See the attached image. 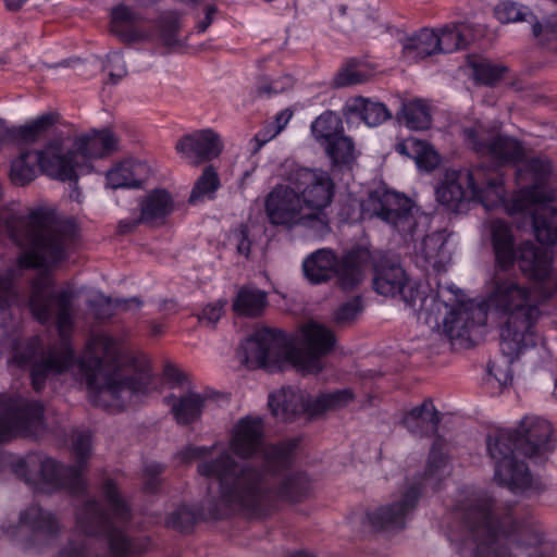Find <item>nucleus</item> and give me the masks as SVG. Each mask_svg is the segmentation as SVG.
<instances>
[{
  "mask_svg": "<svg viewBox=\"0 0 557 557\" xmlns=\"http://www.w3.org/2000/svg\"><path fill=\"white\" fill-rule=\"evenodd\" d=\"M58 121V114L46 113L38 116L36 120L21 126L15 133L11 135L16 136L22 143L29 144L39 140L48 129Z\"/></svg>",
  "mask_w": 557,
  "mask_h": 557,
  "instance_id": "48",
  "label": "nucleus"
},
{
  "mask_svg": "<svg viewBox=\"0 0 557 557\" xmlns=\"http://www.w3.org/2000/svg\"><path fill=\"white\" fill-rule=\"evenodd\" d=\"M506 67L490 62H479L473 66L475 81L493 86L503 78Z\"/></svg>",
  "mask_w": 557,
  "mask_h": 557,
  "instance_id": "54",
  "label": "nucleus"
},
{
  "mask_svg": "<svg viewBox=\"0 0 557 557\" xmlns=\"http://www.w3.org/2000/svg\"><path fill=\"white\" fill-rule=\"evenodd\" d=\"M312 404L309 394L293 387H282L269 396V407L273 416L286 422L293 421L301 413L311 417Z\"/></svg>",
  "mask_w": 557,
  "mask_h": 557,
  "instance_id": "28",
  "label": "nucleus"
},
{
  "mask_svg": "<svg viewBox=\"0 0 557 557\" xmlns=\"http://www.w3.org/2000/svg\"><path fill=\"white\" fill-rule=\"evenodd\" d=\"M163 467L160 463H149L144 469V490L147 493H154L160 485V474Z\"/></svg>",
  "mask_w": 557,
  "mask_h": 557,
  "instance_id": "60",
  "label": "nucleus"
},
{
  "mask_svg": "<svg viewBox=\"0 0 557 557\" xmlns=\"http://www.w3.org/2000/svg\"><path fill=\"white\" fill-rule=\"evenodd\" d=\"M57 557H90L89 540H71Z\"/></svg>",
  "mask_w": 557,
  "mask_h": 557,
  "instance_id": "59",
  "label": "nucleus"
},
{
  "mask_svg": "<svg viewBox=\"0 0 557 557\" xmlns=\"http://www.w3.org/2000/svg\"><path fill=\"white\" fill-rule=\"evenodd\" d=\"M301 343L306 351L295 349L290 338L281 330L261 327L243 345L244 361L248 367L258 368H271L282 361H290L306 373L321 372V357L334 348V334L322 324L308 322L301 327Z\"/></svg>",
  "mask_w": 557,
  "mask_h": 557,
  "instance_id": "7",
  "label": "nucleus"
},
{
  "mask_svg": "<svg viewBox=\"0 0 557 557\" xmlns=\"http://www.w3.org/2000/svg\"><path fill=\"white\" fill-rule=\"evenodd\" d=\"M395 150L416 161L419 169L434 170L440 163L437 152L424 140L409 137L395 145Z\"/></svg>",
  "mask_w": 557,
  "mask_h": 557,
  "instance_id": "36",
  "label": "nucleus"
},
{
  "mask_svg": "<svg viewBox=\"0 0 557 557\" xmlns=\"http://www.w3.org/2000/svg\"><path fill=\"white\" fill-rule=\"evenodd\" d=\"M445 237L441 232L425 235L420 244L416 246L417 262L423 268L440 270L445 259Z\"/></svg>",
  "mask_w": 557,
  "mask_h": 557,
  "instance_id": "39",
  "label": "nucleus"
},
{
  "mask_svg": "<svg viewBox=\"0 0 557 557\" xmlns=\"http://www.w3.org/2000/svg\"><path fill=\"white\" fill-rule=\"evenodd\" d=\"M131 304H134L137 308H139L143 305V301L137 297H133L128 300L115 299L113 301L111 298L101 295L95 300L90 301V307L92 308L96 318L103 320L113 315L114 308H122L127 310Z\"/></svg>",
  "mask_w": 557,
  "mask_h": 557,
  "instance_id": "50",
  "label": "nucleus"
},
{
  "mask_svg": "<svg viewBox=\"0 0 557 557\" xmlns=\"http://www.w3.org/2000/svg\"><path fill=\"white\" fill-rule=\"evenodd\" d=\"M161 37L165 45L173 46L177 42L176 35L180 30V15L176 12H165L159 21Z\"/></svg>",
  "mask_w": 557,
  "mask_h": 557,
  "instance_id": "55",
  "label": "nucleus"
},
{
  "mask_svg": "<svg viewBox=\"0 0 557 557\" xmlns=\"http://www.w3.org/2000/svg\"><path fill=\"white\" fill-rule=\"evenodd\" d=\"M324 147L334 165L350 166L357 158L355 143L350 137L345 136L344 133Z\"/></svg>",
  "mask_w": 557,
  "mask_h": 557,
  "instance_id": "47",
  "label": "nucleus"
},
{
  "mask_svg": "<svg viewBox=\"0 0 557 557\" xmlns=\"http://www.w3.org/2000/svg\"><path fill=\"white\" fill-rule=\"evenodd\" d=\"M370 265L373 268L375 292L384 296H396L407 277L400 264L380 251H371Z\"/></svg>",
  "mask_w": 557,
  "mask_h": 557,
  "instance_id": "27",
  "label": "nucleus"
},
{
  "mask_svg": "<svg viewBox=\"0 0 557 557\" xmlns=\"http://www.w3.org/2000/svg\"><path fill=\"white\" fill-rule=\"evenodd\" d=\"M311 133L317 141L325 146L344 133L341 116L332 111L322 113L312 122Z\"/></svg>",
  "mask_w": 557,
  "mask_h": 557,
  "instance_id": "44",
  "label": "nucleus"
},
{
  "mask_svg": "<svg viewBox=\"0 0 557 557\" xmlns=\"http://www.w3.org/2000/svg\"><path fill=\"white\" fill-rule=\"evenodd\" d=\"M495 264L487 283L485 305L495 312L500 325V350L511 363L524 348L536 345L535 325L541 310L530 289L512 274L516 261L511 226L504 220L488 223Z\"/></svg>",
  "mask_w": 557,
  "mask_h": 557,
  "instance_id": "2",
  "label": "nucleus"
},
{
  "mask_svg": "<svg viewBox=\"0 0 557 557\" xmlns=\"http://www.w3.org/2000/svg\"><path fill=\"white\" fill-rule=\"evenodd\" d=\"M421 495L420 484H413L389 504L368 511L369 523L376 530L393 531L406 527Z\"/></svg>",
  "mask_w": 557,
  "mask_h": 557,
  "instance_id": "24",
  "label": "nucleus"
},
{
  "mask_svg": "<svg viewBox=\"0 0 557 557\" xmlns=\"http://www.w3.org/2000/svg\"><path fill=\"white\" fill-rule=\"evenodd\" d=\"M76 362L88 388L90 403L106 410H124L145 395L151 383L147 367L133 373H126L120 367L117 342L103 333L89 336Z\"/></svg>",
  "mask_w": 557,
  "mask_h": 557,
  "instance_id": "4",
  "label": "nucleus"
},
{
  "mask_svg": "<svg viewBox=\"0 0 557 557\" xmlns=\"http://www.w3.org/2000/svg\"><path fill=\"white\" fill-rule=\"evenodd\" d=\"M62 141V157L73 170V180L76 182L78 177V170L89 171L88 161L95 158H103L117 150L119 139L109 129L96 131L77 137L74 141L73 149H64L63 137H54Z\"/></svg>",
  "mask_w": 557,
  "mask_h": 557,
  "instance_id": "21",
  "label": "nucleus"
},
{
  "mask_svg": "<svg viewBox=\"0 0 557 557\" xmlns=\"http://www.w3.org/2000/svg\"><path fill=\"white\" fill-rule=\"evenodd\" d=\"M164 375L169 381H173L176 384H184V382L187 380L186 373L172 364H168L164 368Z\"/></svg>",
  "mask_w": 557,
  "mask_h": 557,
  "instance_id": "64",
  "label": "nucleus"
},
{
  "mask_svg": "<svg viewBox=\"0 0 557 557\" xmlns=\"http://www.w3.org/2000/svg\"><path fill=\"white\" fill-rule=\"evenodd\" d=\"M366 211L393 226L406 240H414L424 233L428 216L416 215L413 202L388 189L370 193Z\"/></svg>",
  "mask_w": 557,
  "mask_h": 557,
  "instance_id": "15",
  "label": "nucleus"
},
{
  "mask_svg": "<svg viewBox=\"0 0 557 557\" xmlns=\"http://www.w3.org/2000/svg\"><path fill=\"white\" fill-rule=\"evenodd\" d=\"M516 260L520 270L530 280L544 282L552 272V260L547 253L531 242L522 243L516 251Z\"/></svg>",
  "mask_w": 557,
  "mask_h": 557,
  "instance_id": "29",
  "label": "nucleus"
},
{
  "mask_svg": "<svg viewBox=\"0 0 557 557\" xmlns=\"http://www.w3.org/2000/svg\"><path fill=\"white\" fill-rule=\"evenodd\" d=\"M140 221L145 224L156 225L164 221L174 209V201L165 189H154L146 195L139 203Z\"/></svg>",
  "mask_w": 557,
  "mask_h": 557,
  "instance_id": "33",
  "label": "nucleus"
},
{
  "mask_svg": "<svg viewBox=\"0 0 557 557\" xmlns=\"http://www.w3.org/2000/svg\"><path fill=\"white\" fill-rule=\"evenodd\" d=\"M344 113L347 116H359L369 126H377L392 116L384 103L362 97L349 100L345 106Z\"/></svg>",
  "mask_w": 557,
  "mask_h": 557,
  "instance_id": "38",
  "label": "nucleus"
},
{
  "mask_svg": "<svg viewBox=\"0 0 557 557\" xmlns=\"http://www.w3.org/2000/svg\"><path fill=\"white\" fill-rule=\"evenodd\" d=\"M45 429L44 407L38 401L8 398L0 414V444L15 435H36Z\"/></svg>",
  "mask_w": 557,
  "mask_h": 557,
  "instance_id": "19",
  "label": "nucleus"
},
{
  "mask_svg": "<svg viewBox=\"0 0 557 557\" xmlns=\"http://www.w3.org/2000/svg\"><path fill=\"white\" fill-rule=\"evenodd\" d=\"M276 135H274V129H270V128L269 129L264 128L263 131L257 133L255 135V137L252 138V143L255 144L252 153H257L265 143H268Z\"/></svg>",
  "mask_w": 557,
  "mask_h": 557,
  "instance_id": "63",
  "label": "nucleus"
},
{
  "mask_svg": "<svg viewBox=\"0 0 557 557\" xmlns=\"http://www.w3.org/2000/svg\"><path fill=\"white\" fill-rule=\"evenodd\" d=\"M370 259L371 250L364 245H355L339 258L332 249L321 248L305 258L302 272L311 284L336 277L338 286L348 292L364 280Z\"/></svg>",
  "mask_w": 557,
  "mask_h": 557,
  "instance_id": "12",
  "label": "nucleus"
},
{
  "mask_svg": "<svg viewBox=\"0 0 557 557\" xmlns=\"http://www.w3.org/2000/svg\"><path fill=\"white\" fill-rule=\"evenodd\" d=\"M441 422L440 413L431 400H424L403 418V425L413 435L423 437L434 434Z\"/></svg>",
  "mask_w": 557,
  "mask_h": 557,
  "instance_id": "32",
  "label": "nucleus"
},
{
  "mask_svg": "<svg viewBox=\"0 0 557 557\" xmlns=\"http://www.w3.org/2000/svg\"><path fill=\"white\" fill-rule=\"evenodd\" d=\"M446 294H451V289L441 288L436 295H425L416 283L409 282L407 278L397 293L419 319H423L426 324L435 326L440 325L442 308L447 309L448 307Z\"/></svg>",
  "mask_w": 557,
  "mask_h": 557,
  "instance_id": "25",
  "label": "nucleus"
},
{
  "mask_svg": "<svg viewBox=\"0 0 557 557\" xmlns=\"http://www.w3.org/2000/svg\"><path fill=\"white\" fill-rule=\"evenodd\" d=\"M226 305V301H216L215 304L208 305L203 310L201 315L199 317V321L208 326H214V324L220 320L223 313V308Z\"/></svg>",
  "mask_w": 557,
  "mask_h": 557,
  "instance_id": "61",
  "label": "nucleus"
},
{
  "mask_svg": "<svg viewBox=\"0 0 557 557\" xmlns=\"http://www.w3.org/2000/svg\"><path fill=\"white\" fill-rule=\"evenodd\" d=\"M52 285L53 282L48 274H40L34 278L28 306L39 323L54 322L59 339L38 358L25 351L14 355L12 359L18 367H30L32 385L36 392L45 387L50 375L66 372L76 360L71 344L75 324L74 293L71 289L51 292Z\"/></svg>",
  "mask_w": 557,
  "mask_h": 557,
  "instance_id": "3",
  "label": "nucleus"
},
{
  "mask_svg": "<svg viewBox=\"0 0 557 557\" xmlns=\"http://www.w3.org/2000/svg\"><path fill=\"white\" fill-rule=\"evenodd\" d=\"M448 302L447 309H443V332L450 339L467 341L470 338V332L479 325H483L486 320V311L480 305L473 301H461L451 289V294H446Z\"/></svg>",
  "mask_w": 557,
  "mask_h": 557,
  "instance_id": "23",
  "label": "nucleus"
},
{
  "mask_svg": "<svg viewBox=\"0 0 557 557\" xmlns=\"http://www.w3.org/2000/svg\"><path fill=\"white\" fill-rule=\"evenodd\" d=\"M143 16L127 5H116L111 11V32L124 42H135L148 38V34L138 28Z\"/></svg>",
  "mask_w": 557,
  "mask_h": 557,
  "instance_id": "31",
  "label": "nucleus"
},
{
  "mask_svg": "<svg viewBox=\"0 0 557 557\" xmlns=\"http://www.w3.org/2000/svg\"><path fill=\"white\" fill-rule=\"evenodd\" d=\"M0 234H8L22 249L20 267L34 269L54 267L66 260L78 238L73 220L59 219L53 210L44 207L32 209L24 216L0 212Z\"/></svg>",
  "mask_w": 557,
  "mask_h": 557,
  "instance_id": "6",
  "label": "nucleus"
},
{
  "mask_svg": "<svg viewBox=\"0 0 557 557\" xmlns=\"http://www.w3.org/2000/svg\"><path fill=\"white\" fill-rule=\"evenodd\" d=\"M525 171L533 176L536 184L515 194L507 210L509 214H529L537 242L543 245H555L557 243V209L549 203L550 198L542 187V183L552 172V163L548 160L534 158L528 161Z\"/></svg>",
  "mask_w": 557,
  "mask_h": 557,
  "instance_id": "11",
  "label": "nucleus"
},
{
  "mask_svg": "<svg viewBox=\"0 0 557 557\" xmlns=\"http://www.w3.org/2000/svg\"><path fill=\"white\" fill-rule=\"evenodd\" d=\"M286 441L277 444H265L263 421L260 417L246 416L238 420L234 425L228 447L230 450L223 449L218 456H210L214 446H190L182 451L183 460L202 458L198 465L205 460L218 458L226 450L234 459L236 457L243 459L242 462H252L259 468H264V451L270 447H283Z\"/></svg>",
  "mask_w": 557,
  "mask_h": 557,
  "instance_id": "13",
  "label": "nucleus"
},
{
  "mask_svg": "<svg viewBox=\"0 0 557 557\" xmlns=\"http://www.w3.org/2000/svg\"><path fill=\"white\" fill-rule=\"evenodd\" d=\"M264 212L274 226H283L288 230L295 226H304L315 233V224L310 213L301 205L300 195L296 187L286 181L275 185L264 197Z\"/></svg>",
  "mask_w": 557,
  "mask_h": 557,
  "instance_id": "18",
  "label": "nucleus"
},
{
  "mask_svg": "<svg viewBox=\"0 0 557 557\" xmlns=\"http://www.w3.org/2000/svg\"><path fill=\"white\" fill-rule=\"evenodd\" d=\"M175 149L189 164L200 165L219 157L223 145L220 136L208 128L182 136Z\"/></svg>",
  "mask_w": 557,
  "mask_h": 557,
  "instance_id": "26",
  "label": "nucleus"
},
{
  "mask_svg": "<svg viewBox=\"0 0 557 557\" xmlns=\"http://www.w3.org/2000/svg\"><path fill=\"white\" fill-rule=\"evenodd\" d=\"M15 298L12 281L0 272V310L8 308Z\"/></svg>",
  "mask_w": 557,
  "mask_h": 557,
  "instance_id": "62",
  "label": "nucleus"
},
{
  "mask_svg": "<svg viewBox=\"0 0 557 557\" xmlns=\"http://www.w3.org/2000/svg\"><path fill=\"white\" fill-rule=\"evenodd\" d=\"M37 165L48 176L65 182L73 180V170L62 157V141L51 139L44 150L22 151L12 161L10 178L16 186H25L37 176Z\"/></svg>",
  "mask_w": 557,
  "mask_h": 557,
  "instance_id": "17",
  "label": "nucleus"
},
{
  "mask_svg": "<svg viewBox=\"0 0 557 557\" xmlns=\"http://www.w3.org/2000/svg\"><path fill=\"white\" fill-rule=\"evenodd\" d=\"M401 116L411 129H426L431 125V114L422 100L403 103Z\"/></svg>",
  "mask_w": 557,
  "mask_h": 557,
  "instance_id": "49",
  "label": "nucleus"
},
{
  "mask_svg": "<svg viewBox=\"0 0 557 557\" xmlns=\"http://www.w3.org/2000/svg\"><path fill=\"white\" fill-rule=\"evenodd\" d=\"M231 240L236 246L239 255L245 257L250 255L251 240L249 238V228L246 224L242 223L232 231Z\"/></svg>",
  "mask_w": 557,
  "mask_h": 557,
  "instance_id": "57",
  "label": "nucleus"
},
{
  "mask_svg": "<svg viewBox=\"0 0 557 557\" xmlns=\"http://www.w3.org/2000/svg\"><path fill=\"white\" fill-rule=\"evenodd\" d=\"M363 311V304L360 296H356L350 300L342 304L334 313V322L338 326L351 324L357 317Z\"/></svg>",
  "mask_w": 557,
  "mask_h": 557,
  "instance_id": "53",
  "label": "nucleus"
},
{
  "mask_svg": "<svg viewBox=\"0 0 557 557\" xmlns=\"http://www.w3.org/2000/svg\"><path fill=\"white\" fill-rule=\"evenodd\" d=\"M486 448L494 462V480L513 492H522L531 486L532 476L523 461H519L516 451L519 444L512 430H496L486 437Z\"/></svg>",
  "mask_w": 557,
  "mask_h": 557,
  "instance_id": "16",
  "label": "nucleus"
},
{
  "mask_svg": "<svg viewBox=\"0 0 557 557\" xmlns=\"http://www.w3.org/2000/svg\"><path fill=\"white\" fill-rule=\"evenodd\" d=\"M519 451L534 462L547 460L555 449L553 426L549 421L537 416H525L515 430Z\"/></svg>",
  "mask_w": 557,
  "mask_h": 557,
  "instance_id": "22",
  "label": "nucleus"
},
{
  "mask_svg": "<svg viewBox=\"0 0 557 557\" xmlns=\"http://www.w3.org/2000/svg\"><path fill=\"white\" fill-rule=\"evenodd\" d=\"M437 45L435 29L422 28L403 41V58L408 63L418 62L440 53Z\"/></svg>",
  "mask_w": 557,
  "mask_h": 557,
  "instance_id": "34",
  "label": "nucleus"
},
{
  "mask_svg": "<svg viewBox=\"0 0 557 557\" xmlns=\"http://www.w3.org/2000/svg\"><path fill=\"white\" fill-rule=\"evenodd\" d=\"M298 443V438H289L281 448H268L262 469L252 462H238L224 450L218 458L197 465V472L218 483L219 506L265 517L275 509L278 499L298 502L309 492L305 474L282 475L290 466Z\"/></svg>",
  "mask_w": 557,
  "mask_h": 557,
  "instance_id": "1",
  "label": "nucleus"
},
{
  "mask_svg": "<svg viewBox=\"0 0 557 557\" xmlns=\"http://www.w3.org/2000/svg\"><path fill=\"white\" fill-rule=\"evenodd\" d=\"M454 515L463 532L458 547L460 554L469 547L473 557H511L503 537H513V542L525 546L537 545L543 539L529 522H518L510 513L500 519L494 498L485 492L474 493L460 502ZM448 539L459 541L453 532Z\"/></svg>",
  "mask_w": 557,
  "mask_h": 557,
  "instance_id": "5",
  "label": "nucleus"
},
{
  "mask_svg": "<svg viewBox=\"0 0 557 557\" xmlns=\"http://www.w3.org/2000/svg\"><path fill=\"white\" fill-rule=\"evenodd\" d=\"M20 522L34 534L45 537L54 536L60 531V523L54 515L35 504L21 512Z\"/></svg>",
  "mask_w": 557,
  "mask_h": 557,
  "instance_id": "37",
  "label": "nucleus"
},
{
  "mask_svg": "<svg viewBox=\"0 0 557 557\" xmlns=\"http://www.w3.org/2000/svg\"><path fill=\"white\" fill-rule=\"evenodd\" d=\"M220 186L221 182L216 170L212 165L206 166L194 184L188 202L197 205L206 200H213Z\"/></svg>",
  "mask_w": 557,
  "mask_h": 557,
  "instance_id": "43",
  "label": "nucleus"
},
{
  "mask_svg": "<svg viewBox=\"0 0 557 557\" xmlns=\"http://www.w3.org/2000/svg\"><path fill=\"white\" fill-rule=\"evenodd\" d=\"M367 79V74L357 69V62L351 60L347 62L346 66L339 70L334 78L336 87H346L363 83Z\"/></svg>",
  "mask_w": 557,
  "mask_h": 557,
  "instance_id": "56",
  "label": "nucleus"
},
{
  "mask_svg": "<svg viewBox=\"0 0 557 557\" xmlns=\"http://www.w3.org/2000/svg\"><path fill=\"white\" fill-rule=\"evenodd\" d=\"M101 492L110 512L104 510L99 500L85 499L75 508L77 529L86 536L107 540L113 557H140L147 550L149 541L129 539L116 525L131 521L129 505L111 479L103 481Z\"/></svg>",
  "mask_w": 557,
  "mask_h": 557,
  "instance_id": "8",
  "label": "nucleus"
},
{
  "mask_svg": "<svg viewBox=\"0 0 557 557\" xmlns=\"http://www.w3.org/2000/svg\"><path fill=\"white\" fill-rule=\"evenodd\" d=\"M104 69L109 71L110 79L114 84L122 79L127 73L123 55L117 51L108 54Z\"/></svg>",
  "mask_w": 557,
  "mask_h": 557,
  "instance_id": "58",
  "label": "nucleus"
},
{
  "mask_svg": "<svg viewBox=\"0 0 557 557\" xmlns=\"http://www.w3.org/2000/svg\"><path fill=\"white\" fill-rule=\"evenodd\" d=\"M445 447L446 441L441 436H436L430 449L423 481L425 485H431L434 490L440 488V482L444 478L447 465Z\"/></svg>",
  "mask_w": 557,
  "mask_h": 557,
  "instance_id": "41",
  "label": "nucleus"
},
{
  "mask_svg": "<svg viewBox=\"0 0 557 557\" xmlns=\"http://www.w3.org/2000/svg\"><path fill=\"white\" fill-rule=\"evenodd\" d=\"M72 448L76 465L64 466L42 454H30L25 459L12 462L11 469L18 479L37 492L53 493L65 490L71 495H81L86 488L83 472L90 456V434L77 432L73 436Z\"/></svg>",
  "mask_w": 557,
  "mask_h": 557,
  "instance_id": "9",
  "label": "nucleus"
},
{
  "mask_svg": "<svg viewBox=\"0 0 557 557\" xmlns=\"http://www.w3.org/2000/svg\"><path fill=\"white\" fill-rule=\"evenodd\" d=\"M495 16L502 23L528 22L532 24V34L539 37L543 33V25L537 22L528 7L515 1H503L495 8Z\"/></svg>",
  "mask_w": 557,
  "mask_h": 557,
  "instance_id": "40",
  "label": "nucleus"
},
{
  "mask_svg": "<svg viewBox=\"0 0 557 557\" xmlns=\"http://www.w3.org/2000/svg\"><path fill=\"white\" fill-rule=\"evenodd\" d=\"M503 176L494 170L475 166L467 171L447 170L435 190L440 205L457 212L466 200H475L486 209L505 202Z\"/></svg>",
  "mask_w": 557,
  "mask_h": 557,
  "instance_id": "10",
  "label": "nucleus"
},
{
  "mask_svg": "<svg viewBox=\"0 0 557 557\" xmlns=\"http://www.w3.org/2000/svg\"><path fill=\"white\" fill-rule=\"evenodd\" d=\"M468 27L465 23H449L437 29L438 52L450 53L460 49H465L469 39L466 36Z\"/></svg>",
  "mask_w": 557,
  "mask_h": 557,
  "instance_id": "42",
  "label": "nucleus"
},
{
  "mask_svg": "<svg viewBox=\"0 0 557 557\" xmlns=\"http://www.w3.org/2000/svg\"><path fill=\"white\" fill-rule=\"evenodd\" d=\"M268 306V294L255 286H242L233 300L232 308L237 315L258 318Z\"/></svg>",
  "mask_w": 557,
  "mask_h": 557,
  "instance_id": "35",
  "label": "nucleus"
},
{
  "mask_svg": "<svg viewBox=\"0 0 557 557\" xmlns=\"http://www.w3.org/2000/svg\"><path fill=\"white\" fill-rule=\"evenodd\" d=\"M294 85L290 75H283L275 79L268 76H260L257 82L256 92L259 97H272L290 89Z\"/></svg>",
  "mask_w": 557,
  "mask_h": 557,
  "instance_id": "51",
  "label": "nucleus"
},
{
  "mask_svg": "<svg viewBox=\"0 0 557 557\" xmlns=\"http://www.w3.org/2000/svg\"><path fill=\"white\" fill-rule=\"evenodd\" d=\"M141 169L139 163L125 161L116 164L113 169L108 171L106 178L107 184L113 189L124 187H140L141 177L138 171Z\"/></svg>",
  "mask_w": 557,
  "mask_h": 557,
  "instance_id": "45",
  "label": "nucleus"
},
{
  "mask_svg": "<svg viewBox=\"0 0 557 557\" xmlns=\"http://www.w3.org/2000/svg\"><path fill=\"white\" fill-rule=\"evenodd\" d=\"M467 144L478 154L486 156L498 163L518 161L523 156L520 143L499 133L498 127L474 123L462 129Z\"/></svg>",
  "mask_w": 557,
  "mask_h": 557,
  "instance_id": "20",
  "label": "nucleus"
},
{
  "mask_svg": "<svg viewBox=\"0 0 557 557\" xmlns=\"http://www.w3.org/2000/svg\"><path fill=\"white\" fill-rule=\"evenodd\" d=\"M355 399L350 388L338 389L331 393H322L312 397L311 418L323 414L330 410H337L348 406Z\"/></svg>",
  "mask_w": 557,
  "mask_h": 557,
  "instance_id": "46",
  "label": "nucleus"
},
{
  "mask_svg": "<svg viewBox=\"0 0 557 557\" xmlns=\"http://www.w3.org/2000/svg\"><path fill=\"white\" fill-rule=\"evenodd\" d=\"M286 181L296 187L301 205L307 208L315 224V235L330 232L325 209L331 205L335 184L326 171L321 169L295 168L286 175Z\"/></svg>",
  "mask_w": 557,
  "mask_h": 557,
  "instance_id": "14",
  "label": "nucleus"
},
{
  "mask_svg": "<svg viewBox=\"0 0 557 557\" xmlns=\"http://www.w3.org/2000/svg\"><path fill=\"white\" fill-rule=\"evenodd\" d=\"M197 519L198 516L194 509L187 506H181L169 515L166 527L186 533L193 529Z\"/></svg>",
  "mask_w": 557,
  "mask_h": 557,
  "instance_id": "52",
  "label": "nucleus"
},
{
  "mask_svg": "<svg viewBox=\"0 0 557 557\" xmlns=\"http://www.w3.org/2000/svg\"><path fill=\"white\" fill-rule=\"evenodd\" d=\"M165 400L171 406L176 422L178 424H189L198 420L202 410L212 403V395L188 392L178 397L171 395Z\"/></svg>",
  "mask_w": 557,
  "mask_h": 557,
  "instance_id": "30",
  "label": "nucleus"
}]
</instances>
